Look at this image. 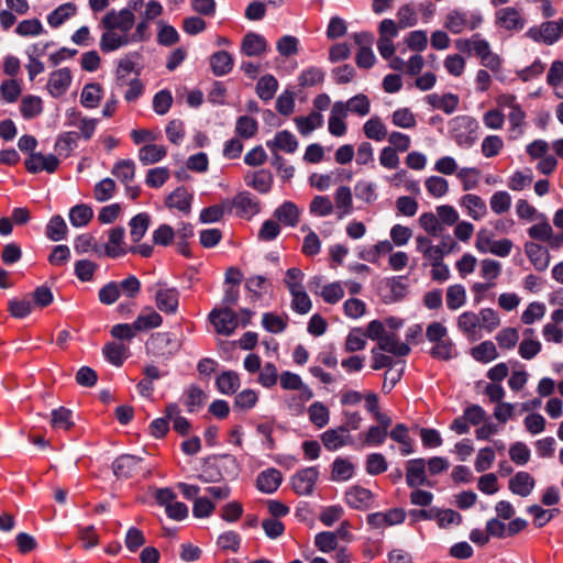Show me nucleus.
Returning a JSON list of instances; mask_svg holds the SVG:
<instances>
[{"label": "nucleus", "mask_w": 563, "mask_h": 563, "mask_svg": "<svg viewBox=\"0 0 563 563\" xmlns=\"http://www.w3.org/2000/svg\"><path fill=\"white\" fill-rule=\"evenodd\" d=\"M180 346V340L169 332L153 333L145 343L146 353L163 362L176 355Z\"/></svg>", "instance_id": "nucleus-1"}, {"label": "nucleus", "mask_w": 563, "mask_h": 563, "mask_svg": "<svg viewBox=\"0 0 563 563\" xmlns=\"http://www.w3.org/2000/svg\"><path fill=\"white\" fill-rule=\"evenodd\" d=\"M450 133L461 147H471L477 139L478 123L468 115L455 117L450 123Z\"/></svg>", "instance_id": "nucleus-2"}, {"label": "nucleus", "mask_w": 563, "mask_h": 563, "mask_svg": "<svg viewBox=\"0 0 563 563\" xmlns=\"http://www.w3.org/2000/svg\"><path fill=\"white\" fill-rule=\"evenodd\" d=\"M526 24L527 20L523 13L514 5L499 8L495 12V25L506 32H520Z\"/></svg>", "instance_id": "nucleus-3"}, {"label": "nucleus", "mask_w": 563, "mask_h": 563, "mask_svg": "<svg viewBox=\"0 0 563 563\" xmlns=\"http://www.w3.org/2000/svg\"><path fill=\"white\" fill-rule=\"evenodd\" d=\"M398 25L391 19H384L378 25L377 49L384 59L394 56L396 47L394 40L398 36Z\"/></svg>", "instance_id": "nucleus-4"}, {"label": "nucleus", "mask_w": 563, "mask_h": 563, "mask_svg": "<svg viewBox=\"0 0 563 563\" xmlns=\"http://www.w3.org/2000/svg\"><path fill=\"white\" fill-rule=\"evenodd\" d=\"M135 23V14L131 9L124 8L119 11L111 10L107 12L100 21L102 29L115 30L125 34H130Z\"/></svg>", "instance_id": "nucleus-5"}, {"label": "nucleus", "mask_w": 563, "mask_h": 563, "mask_svg": "<svg viewBox=\"0 0 563 563\" xmlns=\"http://www.w3.org/2000/svg\"><path fill=\"white\" fill-rule=\"evenodd\" d=\"M482 23L479 15H468L464 11L452 10L450 11L444 21V27L453 34H460L464 30H475Z\"/></svg>", "instance_id": "nucleus-6"}, {"label": "nucleus", "mask_w": 563, "mask_h": 563, "mask_svg": "<svg viewBox=\"0 0 563 563\" xmlns=\"http://www.w3.org/2000/svg\"><path fill=\"white\" fill-rule=\"evenodd\" d=\"M209 320L218 334L230 335L239 327L238 314L229 308L213 309L209 314Z\"/></svg>", "instance_id": "nucleus-7"}, {"label": "nucleus", "mask_w": 563, "mask_h": 563, "mask_svg": "<svg viewBox=\"0 0 563 563\" xmlns=\"http://www.w3.org/2000/svg\"><path fill=\"white\" fill-rule=\"evenodd\" d=\"M66 119L67 124L69 126L76 128L78 130L77 133L79 137H82L86 141L90 140L93 136L97 125L99 123L98 119L82 115V113L77 111L76 109H69L66 112Z\"/></svg>", "instance_id": "nucleus-8"}, {"label": "nucleus", "mask_w": 563, "mask_h": 563, "mask_svg": "<svg viewBox=\"0 0 563 563\" xmlns=\"http://www.w3.org/2000/svg\"><path fill=\"white\" fill-rule=\"evenodd\" d=\"M473 53L481 59L483 66L493 71H498L501 66L500 57L493 53L488 41L481 37V35H473Z\"/></svg>", "instance_id": "nucleus-9"}, {"label": "nucleus", "mask_w": 563, "mask_h": 563, "mask_svg": "<svg viewBox=\"0 0 563 563\" xmlns=\"http://www.w3.org/2000/svg\"><path fill=\"white\" fill-rule=\"evenodd\" d=\"M319 477L317 467H305L291 477V487L297 495H311Z\"/></svg>", "instance_id": "nucleus-10"}, {"label": "nucleus", "mask_w": 563, "mask_h": 563, "mask_svg": "<svg viewBox=\"0 0 563 563\" xmlns=\"http://www.w3.org/2000/svg\"><path fill=\"white\" fill-rule=\"evenodd\" d=\"M130 247L125 243V230L122 227H114L108 231V240L104 244V255L118 258L126 255Z\"/></svg>", "instance_id": "nucleus-11"}, {"label": "nucleus", "mask_w": 563, "mask_h": 563, "mask_svg": "<svg viewBox=\"0 0 563 563\" xmlns=\"http://www.w3.org/2000/svg\"><path fill=\"white\" fill-rule=\"evenodd\" d=\"M526 35L533 42L545 45H553L561 38L554 20H548L530 27Z\"/></svg>", "instance_id": "nucleus-12"}, {"label": "nucleus", "mask_w": 563, "mask_h": 563, "mask_svg": "<svg viewBox=\"0 0 563 563\" xmlns=\"http://www.w3.org/2000/svg\"><path fill=\"white\" fill-rule=\"evenodd\" d=\"M406 512L401 508H393L385 512H373L366 518L368 526L373 529H384L386 527L402 523Z\"/></svg>", "instance_id": "nucleus-13"}, {"label": "nucleus", "mask_w": 563, "mask_h": 563, "mask_svg": "<svg viewBox=\"0 0 563 563\" xmlns=\"http://www.w3.org/2000/svg\"><path fill=\"white\" fill-rule=\"evenodd\" d=\"M236 209V213L243 218H251L260 212V202L250 192L238 194L232 201H227V209Z\"/></svg>", "instance_id": "nucleus-14"}, {"label": "nucleus", "mask_w": 563, "mask_h": 563, "mask_svg": "<svg viewBox=\"0 0 563 563\" xmlns=\"http://www.w3.org/2000/svg\"><path fill=\"white\" fill-rule=\"evenodd\" d=\"M142 59V54L140 52H130L121 57L118 62L117 67V86L119 88L124 87L126 84V78L131 73L140 74V69H137V65Z\"/></svg>", "instance_id": "nucleus-15"}, {"label": "nucleus", "mask_w": 563, "mask_h": 563, "mask_svg": "<svg viewBox=\"0 0 563 563\" xmlns=\"http://www.w3.org/2000/svg\"><path fill=\"white\" fill-rule=\"evenodd\" d=\"M155 305L163 313L175 314L179 306L178 291L175 288L159 286L155 292Z\"/></svg>", "instance_id": "nucleus-16"}, {"label": "nucleus", "mask_w": 563, "mask_h": 563, "mask_svg": "<svg viewBox=\"0 0 563 563\" xmlns=\"http://www.w3.org/2000/svg\"><path fill=\"white\" fill-rule=\"evenodd\" d=\"M73 80V75L69 68H59L51 73L47 90L54 98H59L66 93Z\"/></svg>", "instance_id": "nucleus-17"}, {"label": "nucleus", "mask_w": 563, "mask_h": 563, "mask_svg": "<svg viewBox=\"0 0 563 563\" xmlns=\"http://www.w3.org/2000/svg\"><path fill=\"white\" fill-rule=\"evenodd\" d=\"M59 165L58 158L53 155H43L42 153H31L25 159V167L30 173L36 174L40 172L54 173Z\"/></svg>", "instance_id": "nucleus-18"}, {"label": "nucleus", "mask_w": 563, "mask_h": 563, "mask_svg": "<svg viewBox=\"0 0 563 563\" xmlns=\"http://www.w3.org/2000/svg\"><path fill=\"white\" fill-rule=\"evenodd\" d=\"M132 42L133 38L131 37V34H125L115 30L103 29L99 46L103 53H109L128 46Z\"/></svg>", "instance_id": "nucleus-19"}, {"label": "nucleus", "mask_w": 563, "mask_h": 563, "mask_svg": "<svg viewBox=\"0 0 563 563\" xmlns=\"http://www.w3.org/2000/svg\"><path fill=\"white\" fill-rule=\"evenodd\" d=\"M457 329L470 340L477 341L482 339L479 321L477 313L473 311H465L457 317Z\"/></svg>", "instance_id": "nucleus-20"}, {"label": "nucleus", "mask_w": 563, "mask_h": 563, "mask_svg": "<svg viewBox=\"0 0 563 563\" xmlns=\"http://www.w3.org/2000/svg\"><path fill=\"white\" fill-rule=\"evenodd\" d=\"M427 463L424 459H413L406 463V483L409 487L416 488L428 483Z\"/></svg>", "instance_id": "nucleus-21"}, {"label": "nucleus", "mask_w": 563, "mask_h": 563, "mask_svg": "<svg viewBox=\"0 0 563 563\" xmlns=\"http://www.w3.org/2000/svg\"><path fill=\"white\" fill-rule=\"evenodd\" d=\"M268 49L266 38L255 32H247L241 43V53L246 56H262Z\"/></svg>", "instance_id": "nucleus-22"}, {"label": "nucleus", "mask_w": 563, "mask_h": 563, "mask_svg": "<svg viewBox=\"0 0 563 563\" xmlns=\"http://www.w3.org/2000/svg\"><path fill=\"white\" fill-rule=\"evenodd\" d=\"M346 504L354 509H368L373 506V493L361 486H353L345 493Z\"/></svg>", "instance_id": "nucleus-23"}, {"label": "nucleus", "mask_w": 563, "mask_h": 563, "mask_svg": "<svg viewBox=\"0 0 563 563\" xmlns=\"http://www.w3.org/2000/svg\"><path fill=\"white\" fill-rule=\"evenodd\" d=\"M141 462L142 460L135 455H121L113 462V473L117 477H132L141 470Z\"/></svg>", "instance_id": "nucleus-24"}, {"label": "nucleus", "mask_w": 563, "mask_h": 563, "mask_svg": "<svg viewBox=\"0 0 563 563\" xmlns=\"http://www.w3.org/2000/svg\"><path fill=\"white\" fill-rule=\"evenodd\" d=\"M347 114L344 112L343 101L333 103L328 121V129L331 135L340 137L346 133L347 126L345 118Z\"/></svg>", "instance_id": "nucleus-25"}, {"label": "nucleus", "mask_w": 563, "mask_h": 563, "mask_svg": "<svg viewBox=\"0 0 563 563\" xmlns=\"http://www.w3.org/2000/svg\"><path fill=\"white\" fill-rule=\"evenodd\" d=\"M416 250L421 253L423 260H426L429 265L441 262L444 258L441 249L434 245L427 235L420 234L416 236Z\"/></svg>", "instance_id": "nucleus-26"}, {"label": "nucleus", "mask_w": 563, "mask_h": 563, "mask_svg": "<svg viewBox=\"0 0 563 563\" xmlns=\"http://www.w3.org/2000/svg\"><path fill=\"white\" fill-rule=\"evenodd\" d=\"M133 324L137 332H144L161 327L163 318L153 307L146 306L141 310Z\"/></svg>", "instance_id": "nucleus-27"}, {"label": "nucleus", "mask_w": 563, "mask_h": 563, "mask_svg": "<svg viewBox=\"0 0 563 563\" xmlns=\"http://www.w3.org/2000/svg\"><path fill=\"white\" fill-rule=\"evenodd\" d=\"M525 252L537 271H544L550 264L549 251L534 242H527L525 244Z\"/></svg>", "instance_id": "nucleus-28"}, {"label": "nucleus", "mask_w": 563, "mask_h": 563, "mask_svg": "<svg viewBox=\"0 0 563 563\" xmlns=\"http://www.w3.org/2000/svg\"><path fill=\"white\" fill-rule=\"evenodd\" d=\"M191 200L192 196L185 187H177L166 197L165 205L169 209H177L185 214H189L191 209Z\"/></svg>", "instance_id": "nucleus-29"}, {"label": "nucleus", "mask_w": 563, "mask_h": 563, "mask_svg": "<svg viewBox=\"0 0 563 563\" xmlns=\"http://www.w3.org/2000/svg\"><path fill=\"white\" fill-rule=\"evenodd\" d=\"M378 350L398 357L406 356L410 353L408 343L400 341L399 336L393 331H388L382 339V342L378 344Z\"/></svg>", "instance_id": "nucleus-30"}, {"label": "nucleus", "mask_w": 563, "mask_h": 563, "mask_svg": "<svg viewBox=\"0 0 563 563\" xmlns=\"http://www.w3.org/2000/svg\"><path fill=\"white\" fill-rule=\"evenodd\" d=\"M266 145L272 152L283 151L291 154L298 148V141L294 134L284 130L276 133L273 140L266 142Z\"/></svg>", "instance_id": "nucleus-31"}, {"label": "nucleus", "mask_w": 563, "mask_h": 563, "mask_svg": "<svg viewBox=\"0 0 563 563\" xmlns=\"http://www.w3.org/2000/svg\"><path fill=\"white\" fill-rule=\"evenodd\" d=\"M283 481L282 473L276 468H268L258 474L256 487L265 494H272L278 489Z\"/></svg>", "instance_id": "nucleus-32"}, {"label": "nucleus", "mask_w": 563, "mask_h": 563, "mask_svg": "<svg viewBox=\"0 0 563 563\" xmlns=\"http://www.w3.org/2000/svg\"><path fill=\"white\" fill-rule=\"evenodd\" d=\"M536 485L534 478L528 472H518L509 479V489L515 495L527 497L531 494Z\"/></svg>", "instance_id": "nucleus-33"}, {"label": "nucleus", "mask_w": 563, "mask_h": 563, "mask_svg": "<svg viewBox=\"0 0 563 563\" xmlns=\"http://www.w3.org/2000/svg\"><path fill=\"white\" fill-rule=\"evenodd\" d=\"M461 207H463L467 214L473 220H481L487 213V207L485 201L477 195L467 194L460 200Z\"/></svg>", "instance_id": "nucleus-34"}, {"label": "nucleus", "mask_w": 563, "mask_h": 563, "mask_svg": "<svg viewBox=\"0 0 563 563\" xmlns=\"http://www.w3.org/2000/svg\"><path fill=\"white\" fill-rule=\"evenodd\" d=\"M349 430L345 427L329 429L321 434V442L329 451H336L346 444Z\"/></svg>", "instance_id": "nucleus-35"}, {"label": "nucleus", "mask_w": 563, "mask_h": 563, "mask_svg": "<svg viewBox=\"0 0 563 563\" xmlns=\"http://www.w3.org/2000/svg\"><path fill=\"white\" fill-rule=\"evenodd\" d=\"M244 181L246 186L254 188L261 194H266L272 188L273 176L268 170L260 169L257 172L246 174Z\"/></svg>", "instance_id": "nucleus-36"}, {"label": "nucleus", "mask_w": 563, "mask_h": 563, "mask_svg": "<svg viewBox=\"0 0 563 563\" xmlns=\"http://www.w3.org/2000/svg\"><path fill=\"white\" fill-rule=\"evenodd\" d=\"M102 352L106 360L117 367L121 366L130 355L128 345L121 342L107 343Z\"/></svg>", "instance_id": "nucleus-37"}, {"label": "nucleus", "mask_w": 563, "mask_h": 563, "mask_svg": "<svg viewBox=\"0 0 563 563\" xmlns=\"http://www.w3.org/2000/svg\"><path fill=\"white\" fill-rule=\"evenodd\" d=\"M338 218L342 219L353 211V196L347 186H340L334 194Z\"/></svg>", "instance_id": "nucleus-38"}, {"label": "nucleus", "mask_w": 563, "mask_h": 563, "mask_svg": "<svg viewBox=\"0 0 563 563\" xmlns=\"http://www.w3.org/2000/svg\"><path fill=\"white\" fill-rule=\"evenodd\" d=\"M275 219L287 227H296L299 222L300 211L291 201H285L274 211Z\"/></svg>", "instance_id": "nucleus-39"}, {"label": "nucleus", "mask_w": 563, "mask_h": 563, "mask_svg": "<svg viewBox=\"0 0 563 563\" xmlns=\"http://www.w3.org/2000/svg\"><path fill=\"white\" fill-rule=\"evenodd\" d=\"M426 100L433 108L440 109L448 114L453 113L460 102L459 97L454 93H431L426 97Z\"/></svg>", "instance_id": "nucleus-40"}, {"label": "nucleus", "mask_w": 563, "mask_h": 563, "mask_svg": "<svg viewBox=\"0 0 563 563\" xmlns=\"http://www.w3.org/2000/svg\"><path fill=\"white\" fill-rule=\"evenodd\" d=\"M509 128V139L518 140L525 134L526 125H527V114L523 108H519L515 111H509L507 114Z\"/></svg>", "instance_id": "nucleus-41"}, {"label": "nucleus", "mask_w": 563, "mask_h": 563, "mask_svg": "<svg viewBox=\"0 0 563 563\" xmlns=\"http://www.w3.org/2000/svg\"><path fill=\"white\" fill-rule=\"evenodd\" d=\"M234 62L231 54L225 51H219L210 56V67L216 76H224L233 68Z\"/></svg>", "instance_id": "nucleus-42"}, {"label": "nucleus", "mask_w": 563, "mask_h": 563, "mask_svg": "<svg viewBox=\"0 0 563 563\" xmlns=\"http://www.w3.org/2000/svg\"><path fill=\"white\" fill-rule=\"evenodd\" d=\"M167 154L164 145L146 144L139 150L137 157L143 165H152L161 162Z\"/></svg>", "instance_id": "nucleus-43"}, {"label": "nucleus", "mask_w": 563, "mask_h": 563, "mask_svg": "<svg viewBox=\"0 0 563 563\" xmlns=\"http://www.w3.org/2000/svg\"><path fill=\"white\" fill-rule=\"evenodd\" d=\"M389 437L399 443L402 455H409L413 452V441L410 438L409 429L405 424H396L390 431Z\"/></svg>", "instance_id": "nucleus-44"}, {"label": "nucleus", "mask_w": 563, "mask_h": 563, "mask_svg": "<svg viewBox=\"0 0 563 563\" xmlns=\"http://www.w3.org/2000/svg\"><path fill=\"white\" fill-rule=\"evenodd\" d=\"M503 265L500 262L486 257L479 262V277L486 282L497 285V279L501 274Z\"/></svg>", "instance_id": "nucleus-45"}, {"label": "nucleus", "mask_w": 563, "mask_h": 563, "mask_svg": "<svg viewBox=\"0 0 563 563\" xmlns=\"http://www.w3.org/2000/svg\"><path fill=\"white\" fill-rule=\"evenodd\" d=\"M343 108L346 114L351 112L358 117H365L371 111V101L366 95L358 93L343 102Z\"/></svg>", "instance_id": "nucleus-46"}, {"label": "nucleus", "mask_w": 563, "mask_h": 563, "mask_svg": "<svg viewBox=\"0 0 563 563\" xmlns=\"http://www.w3.org/2000/svg\"><path fill=\"white\" fill-rule=\"evenodd\" d=\"M77 7L73 2H67L57 7L47 16V23L52 27L60 26L65 21L76 15Z\"/></svg>", "instance_id": "nucleus-47"}, {"label": "nucleus", "mask_w": 563, "mask_h": 563, "mask_svg": "<svg viewBox=\"0 0 563 563\" xmlns=\"http://www.w3.org/2000/svg\"><path fill=\"white\" fill-rule=\"evenodd\" d=\"M102 99V88L97 82L87 84L84 86L80 95V103L87 109H95L99 106Z\"/></svg>", "instance_id": "nucleus-48"}, {"label": "nucleus", "mask_w": 563, "mask_h": 563, "mask_svg": "<svg viewBox=\"0 0 563 563\" xmlns=\"http://www.w3.org/2000/svg\"><path fill=\"white\" fill-rule=\"evenodd\" d=\"M466 289L461 284H454L448 287L445 292L446 307L450 310H457L466 303Z\"/></svg>", "instance_id": "nucleus-49"}, {"label": "nucleus", "mask_w": 563, "mask_h": 563, "mask_svg": "<svg viewBox=\"0 0 563 563\" xmlns=\"http://www.w3.org/2000/svg\"><path fill=\"white\" fill-rule=\"evenodd\" d=\"M150 223L151 217L145 212H141L130 220V236L134 243H137L142 240L150 227Z\"/></svg>", "instance_id": "nucleus-50"}, {"label": "nucleus", "mask_w": 563, "mask_h": 563, "mask_svg": "<svg viewBox=\"0 0 563 563\" xmlns=\"http://www.w3.org/2000/svg\"><path fill=\"white\" fill-rule=\"evenodd\" d=\"M294 121L299 133L306 136L309 135L316 129L322 126L323 117L320 112H311L307 117H296Z\"/></svg>", "instance_id": "nucleus-51"}, {"label": "nucleus", "mask_w": 563, "mask_h": 563, "mask_svg": "<svg viewBox=\"0 0 563 563\" xmlns=\"http://www.w3.org/2000/svg\"><path fill=\"white\" fill-rule=\"evenodd\" d=\"M354 475V465L347 459L336 457L332 464L331 478L334 482H345Z\"/></svg>", "instance_id": "nucleus-52"}, {"label": "nucleus", "mask_w": 563, "mask_h": 563, "mask_svg": "<svg viewBox=\"0 0 563 563\" xmlns=\"http://www.w3.org/2000/svg\"><path fill=\"white\" fill-rule=\"evenodd\" d=\"M471 355L481 363H489L498 357L496 345L492 341H484L471 349Z\"/></svg>", "instance_id": "nucleus-53"}, {"label": "nucleus", "mask_w": 563, "mask_h": 563, "mask_svg": "<svg viewBox=\"0 0 563 563\" xmlns=\"http://www.w3.org/2000/svg\"><path fill=\"white\" fill-rule=\"evenodd\" d=\"M135 168L132 159H120L113 165L111 173L121 183L128 185L135 177Z\"/></svg>", "instance_id": "nucleus-54"}, {"label": "nucleus", "mask_w": 563, "mask_h": 563, "mask_svg": "<svg viewBox=\"0 0 563 563\" xmlns=\"http://www.w3.org/2000/svg\"><path fill=\"white\" fill-rule=\"evenodd\" d=\"M216 385L220 393L232 395L240 387V377L233 371H225L218 376Z\"/></svg>", "instance_id": "nucleus-55"}, {"label": "nucleus", "mask_w": 563, "mask_h": 563, "mask_svg": "<svg viewBox=\"0 0 563 563\" xmlns=\"http://www.w3.org/2000/svg\"><path fill=\"white\" fill-rule=\"evenodd\" d=\"M478 321L481 333L486 331L487 333H492L495 331L501 323L499 313L492 308H483L478 311Z\"/></svg>", "instance_id": "nucleus-56"}, {"label": "nucleus", "mask_w": 563, "mask_h": 563, "mask_svg": "<svg viewBox=\"0 0 563 563\" xmlns=\"http://www.w3.org/2000/svg\"><path fill=\"white\" fill-rule=\"evenodd\" d=\"M308 416L310 422L319 429L325 427L330 420V411L321 401H314L309 406Z\"/></svg>", "instance_id": "nucleus-57"}, {"label": "nucleus", "mask_w": 563, "mask_h": 563, "mask_svg": "<svg viewBox=\"0 0 563 563\" xmlns=\"http://www.w3.org/2000/svg\"><path fill=\"white\" fill-rule=\"evenodd\" d=\"M365 136L374 141H383L387 136L386 125L379 117H372L363 125Z\"/></svg>", "instance_id": "nucleus-58"}, {"label": "nucleus", "mask_w": 563, "mask_h": 563, "mask_svg": "<svg viewBox=\"0 0 563 563\" xmlns=\"http://www.w3.org/2000/svg\"><path fill=\"white\" fill-rule=\"evenodd\" d=\"M93 217V211L88 205H76L69 211V221L76 227H85L87 225Z\"/></svg>", "instance_id": "nucleus-59"}, {"label": "nucleus", "mask_w": 563, "mask_h": 563, "mask_svg": "<svg viewBox=\"0 0 563 563\" xmlns=\"http://www.w3.org/2000/svg\"><path fill=\"white\" fill-rule=\"evenodd\" d=\"M73 412L65 408L59 407L52 411L51 424L53 429L68 431L73 428Z\"/></svg>", "instance_id": "nucleus-60"}, {"label": "nucleus", "mask_w": 563, "mask_h": 563, "mask_svg": "<svg viewBox=\"0 0 563 563\" xmlns=\"http://www.w3.org/2000/svg\"><path fill=\"white\" fill-rule=\"evenodd\" d=\"M21 113L24 119H32L40 115L43 111L42 99L37 96H25L21 100Z\"/></svg>", "instance_id": "nucleus-61"}, {"label": "nucleus", "mask_w": 563, "mask_h": 563, "mask_svg": "<svg viewBox=\"0 0 563 563\" xmlns=\"http://www.w3.org/2000/svg\"><path fill=\"white\" fill-rule=\"evenodd\" d=\"M207 396L197 386H190L185 393L184 404L189 412L199 410L206 402Z\"/></svg>", "instance_id": "nucleus-62"}, {"label": "nucleus", "mask_w": 563, "mask_h": 563, "mask_svg": "<svg viewBox=\"0 0 563 563\" xmlns=\"http://www.w3.org/2000/svg\"><path fill=\"white\" fill-rule=\"evenodd\" d=\"M418 222L420 228L423 229L427 234L432 236H439L444 230L438 214L433 212H423L419 217Z\"/></svg>", "instance_id": "nucleus-63"}, {"label": "nucleus", "mask_w": 563, "mask_h": 563, "mask_svg": "<svg viewBox=\"0 0 563 563\" xmlns=\"http://www.w3.org/2000/svg\"><path fill=\"white\" fill-rule=\"evenodd\" d=\"M277 87L276 78L272 75H265L257 81L256 93L262 100L268 101L275 96Z\"/></svg>", "instance_id": "nucleus-64"}]
</instances>
